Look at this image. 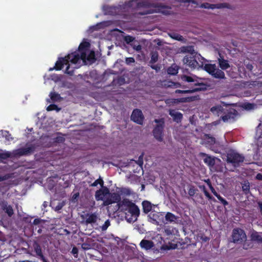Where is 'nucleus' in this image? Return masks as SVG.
I'll list each match as a JSON object with an SVG mask.
<instances>
[{"instance_id": "nucleus-1", "label": "nucleus", "mask_w": 262, "mask_h": 262, "mask_svg": "<svg viewBox=\"0 0 262 262\" xmlns=\"http://www.w3.org/2000/svg\"><path fill=\"white\" fill-rule=\"evenodd\" d=\"M89 46L90 43L88 42L81 43L77 52L69 54L64 58L60 59L56 62L55 68L56 70H61L64 64H67L69 62L76 64L81 60L86 64L94 62L96 60L95 52L89 49Z\"/></svg>"}, {"instance_id": "nucleus-2", "label": "nucleus", "mask_w": 262, "mask_h": 262, "mask_svg": "<svg viewBox=\"0 0 262 262\" xmlns=\"http://www.w3.org/2000/svg\"><path fill=\"white\" fill-rule=\"evenodd\" d=\"M119 208L124 212L125 218L129 223H134L137 220L140 214L138 207L128 199H123L118 204Z\"/></svg>"}, {"instance_id": "nucleus-3", "label": "nucleus", "mask_w": 262, "mask_h": 262, "mask_svg": "<svg viewBox=\"0 0 262 262\" xmlns=\"http://www.w3.org/2000/svg\"><path fill=\"white\" fill-rule=\"evenodd\" d=\"M219 64L221 69H219L215 64H206L204 69L213 77L218 79H225L226 77L223 70H226L230 67L228 60L223 58L218 59Z\"/></svg>"}, {"instance_id": "nucleus-4", "label": "nucleus", "mask_w": 262, "mask_h": 262, "mask_svg": "<svg viewBox=\"0 0 262 262\" xmlns=\"http://www.w3.org/2000/svg\"><path fill=\"white\" fill-rule=\"evenodd\" d=\"M35 146L32 144H27L24 147L14 150L12 152H5L0 154V158L6 159L8 158H19L23 156H28L34 152Z\"/></svg>"}, {"instance_id": "nucleus-5", "label": "nucleus", "mask_w": 262, "mask_h": 262, "mask_svg": "<svg viewBox=\"0 0 262 262\" xmlns=\"http://www.w3.org/2000/svg\"><path fill=\"white\" fill-rule=\"evenodd\" d=\"M143 6L147 8H151L149 10H148L145 13H141V14H146L149 13H152L154 12H161L164 14H169V11L168 10H164L165 9H170V7L166 5H164L161 3H150L148 2H144L143 3Z\"/></svg>"}, {"instance_id": "nucleus-6", "label": "nucleus", "mask_w": 262, "mask_h": 262, "mask_svg": "<svg viewBox=\"0 0 262 262\" xmlns=\"http://www.w3.org/2000/svg\"><path fill=\"white\" fill-rule=\"evenodd\" d=\"M226 157L227 164H231L234 167L238 166L239 163L243 162L244 160L243 156L233 150L229 151Z\"/></svg>"}, {"instance_id": "nucleus-7", "label": "nucleus", "mask_w": 262, "mask_h": 262, "mask_svg": "<svg viewBox=\"0 0 262 262\" xmlns=\"http://www.w3.org/2000/svg\"><path fill=\"white\" fill-rule=\"evenodd\" d=\"M154 122L157 124L152 131L153 135L158 141L162 142L163 140V129L165 124L164 119H156Z\"/></svg>"}, {"instance_id": "nucleus-8", "label": "nucleus", "mask_w": 262, "mask_h": 262, "mask_svg": "<svg viewBox=\"0 0 262 262\" xmlns=\"http://www.w3.org/2000/svg\"><path fill=\"white\" fill-rule=\"evenodd\" d=\"M231 242L240 244L247 239V235L243 229L237 228L233 229L231 235Z\"/></svg>"}, {"instance_id": "nucleus-9", "label": "nucleus", "mask_w": 262, "mask_h": 262, "mask_svg": "<svg viewBox=\"0 0 262 262\" xmlns=\"http://www.w3.org/2000/svg\"><path fill=\"white\" fill-rule=\"evenodd\" d=\"M81 217L83 219L82 223L86 225L96 223L98 219V214L96 213H86L81 215Z\"/></svg>"}, {"instance_id": "nucleus-10", "label": "nucleus", "mask_w": 262, "mask_h": 262, "mask_svg": "<svg viewBox=\"0 0 262 262\" xmlns=\"http://www.w3.org/2000/svg\"><path fill=\"white\" fill-rule=\"evenodd\" d=\"M130 119L139 125H142L143 124L144 117L140 110L135 109L132 112Z\"/></svg>"}, {"instance_id": "nucleus-11", "label": "nucleus", "mask_w": 262, "mask_h": 262, "mask_svg": "<svg viewBox=\"0 0 262 262\" xmlns=\"http://www.w3.org/2000/svg\"><path fill=\"white\" fill-rule=\"evenodd\" d=\"M33 248L36 253V256L41 259L42 262H50L43 255L42 249L39 244L35 241L33 244Z\"/></svg>"}, {"instance_id": "nucleus-12", "label": "nucleus", "mask_w": 262, "mask_h": 262, "mask_svg": "<svg viewBox=\"0 0 262 262\" xmlns=\"http://www.w3.org/2000/svg\"><path fill=\"white\" fill-rule=\"evenodd\" d=\"M108 197H107L106 200L104 201V204L106 205L114 203H120L121 201L120 195L117 193H111L110 192L108 194Z\"/></svg>"}, {"instance_id": "nucleus-13", "label": "nucleus", "mask_w": 262, "mask_h": 262, "mask_svg": "<svg viewBox=\"0 0 262 262\" xmlns=\"http://www.w3.org/2000/svg\"><path fill=\"white\" fill-rule=\"evenodd\" d=\"M238 115L237 111L234 108H231L227 114L222 117V119L224 122L234 121Z\"/></svg>"}, {"instance_id": "nucleus-14", "label": "nucleus", "mask_w": 262, "mask_h": 262, "mask_svg": "<svg viewBox=\"0 0 262 262\" xmlns=\"http://www.w3.org/2000/svg\"><path fill=\"white\" fill-rule=\"evenodd\" d=\"M110 193V190L106 187H103L101 189L98 190L95 193V198L97 201L103 200Z\"/></svg>"}, {"instance_id": "nucleus-15", "label": "nucleus", "mask_w": 262, "mask_h": 262, "mask_svg": "<svg viewBox=\"0 0 262 262\" xmlns=\"http://www.w3.org/2000/svg\"><path fill=\"white\" fill-rule=\"evenodd\" d=\"M0 207L9 217H11L14 214L12 207L10 205H9L7 202L4 200L1 201Z\"/></svg>"}, {"instance_id": "nucleus-16", "label": "nucleus", "mask_w": 262, "mask_h": 262, "mask_svg": "<svg viewBox=\"0 0 262 262\" xmlns=\"http://www.w3.org/2000/svg\"><path fill=\"white\" fill-rule=\"evenodd\" d=\"M169 114L172 118L173 120L177 123L180 122L183 118L182 114L174 110H170Z\"/></svg>"}, {"instance_id": "nucleus-17", "label": "nucleus", "mask_w": 262, "mask_h": 262, "mask_svg": "<svg viewBox=\"0 0 262 262\" xmlns=\"http://www.w3.org/2000/svg\"><path fill=\"white\" fill-rule=\"evenodd\" d=\"M142 204L143 206V212L146 214L148 213L152 210H154L155 207H157V205L152 204L148 201H143Z\"/></svg>"}, {"instance_id": "nucleus-18", "label": "nucleus", "mask_w": 262, "mask_h": 262, "mask_svg": "<svg viewBox=\"0 0 262 262\" xmlns=\"http://www.w3.org/2000/svg\"><path fill=\"white\" fill-rule=\"evenodd\" d=\"M160 215V214L159 212H155V210H154L148 215L149 218V222L156 225H159V222L158 220H159Z\"/></svg>"}, {"instance_id": "nucleus-19", "label": "nucleus", "mask_w": 262, "mask_h": 262, "mask_svg": "<svg viewBox=\"0 0 262 262\" xmlns=\"http://www.w3.org/2000/svg\"><path fill=\"white\" fill-rule=\"evenodd\" d=\"M178 52L184 54L189 53L191 55H193L195 53L193 46H182L179 48Z\"/></svg>"}, {"instance_id": "nucleus-20", "label": "nucleus", "mask_w": 262, "mask_h": 262, "mask_svg": "<svg viewBox=\"0 0 262 262\" xmlns=\"http://www.w3.org/2000/svg\"><path fill=\"white\" fill-rule=\"evenodd\" d=\"M140 245L142 248L146 250L151 249L155 246L153 242L146 239L142 240L140 243Z\"/></svg>"}, {"instance_id": "nucleus-21", "label": "nucleus", "mask_w": 262, "mask_h": 262, "mask_svg": "<svg viewBox=\"0 0 262 262\" xmlns=\"http://www.w3.org/2000/svg\"><path fill=\"white\" fill-rule=\"evenodd\" d=\"M250 237L252 241L258 244L262 243V237L258 232L253 230L251 232Z\"/></svg>"}, {"instance_id": "nucleus-22", "label": "nucleus", "mask_w": 262, "mask_h": 262, "mask_svg": "<svg viewBox=\"0 0 262 262\" xmlns=\"http://www.w3.org/2000/svg\"><path fill=\"white\" fill-rule=\"evenodd\" d=\"M203 139L205 144L209 145H213L216 143L215 138L209 134H205Z\"/></svg>"}, {"instance_id": "nucleus-23", "label": "nucleus", "mask_w": 262, "mask_h": 262, "mask_svg": "<svg viewBox=\"0 0 262 262\" xmlns=\"http://www.w3.org/2000/svg\"><path fill=\"white\" fill-rule=\"evenodd\" d=\"M200 155H201L202 157H205V158L204 159V161L209 166H213L214 165L215 160L214 158H212L210 156H209L203 152L200 153Z\"/></svg>"}, {"instance_id": "nucleus-24", "label": "nucleus", "mask_w": 262, "mask_h": 262, "mask_svg": "<svg viewBox=\"0 0 262 262\" xmlns=\"http://www.w3.org/2000/svg\"><path fill=\"white\" fill-rule=\"evenodd\" d=\"M169 36H170L171 38L174 39L175 40L181 41L182 42H186V39L184 38L182 35L180 34L176 33V32H169L168 33Z\"/></svg>"}, {"instance_id": "nucleus-25", "label": "nucleus", "mask_w": 262, "mask_h": 262, "mask_svg": "<svg viewBox=\"0 0 262 262\" xmlns=\"http://www.w3.org/2000/svg\"><path fill=\"white\" fill-rule=\"evenodd\" d=\"M202 90L201 88H196L194 89H191L189 90H177L176 91V93H182V94H191L196 92L200 91Z\"/></svg>"}, {"instance_id": "nucleus-26", "label": "nucleus", "mask_w": 262, "mask_h": 262, "mask_svg": "<svg viewBox=\"0 0 262 262\" xmlns=\"http://www.w3.org/2000/svg\"><path fill=\"white\" fill-rule=\"evenodd\" d=\"M179 218L170 212H167L165 215V220L170 223H177Z\"/></svg>"}, {"instance_id": "nucleus-27", "label": "nucleus", "mask_w": 262, "mask_h": 262, "mask_svg": "<svg viewBox=\"0 0 262 262\" xmlns=\"http://www.w3.org/2000/svg\"><path fill=\"white\" fill-rule=\"evenodd\" d=\"M199 99L198 96L189 97L186 98H181L178 99L179 102H187L190 101H193Z\"/></svg>"}, {"instance_id": "nucleus-28", "label": "nucleus", "mask_w": 262, "mask_h": 262, "mask_svg": "<svg viewBox=\"0 0 262 262\" xmlns=\"http://www.w3.org/2000/svg\"><path fill=\"white\" fill-rule=\"evenodd\" d=\"M178 67L177 65L173 64L168 68L167 73L170 75H174L178 73Z\"/></svg>"}, {"instance_id": "nucleus-29", "label": "nucleus", "mask_w": 262, "mask_h": 262, "mask_svg": "<svg viewBox=\"0 0 262 262\" xmlns=\"http://www.w3.org/2000/svg\"><path fill=\"white\" fill-rule=\"evenodd\" d=\"M151 59L149 61L150 63L154 64L158 60L159 54L157 51H152L150 53Z\"/></svg>"}, {"instance_id": "nucleus-30", "label": "nucleus", "mask_w": 262, "mask_h": 262, "mask_svg": "<svg viewBox=\"0 0 262 262\" xmlns=\"http://www.w3.org/2000/svg\"><path fill=\"white\" fill-rule=\"evenodd\" d=\"M223 110V108L221 106L218 105L213 106L212 107H211L210 109V111L214 113V114L219 116L220 114L222 112Z\"/></svg>"}, {"instance_id": "nucleus-31", "label": "nucleus", "mask_w": 262, "mask_h": 262, "mask_svg": "<svg viewBox=\"0 0 262 262\" xmlns=\"http://www.w3.org/2000/svg\"><path fill=\"white\" fill-rule=\"evenodd\" d=\"M242 188L243 191L245 194H248L250 192V184L248 181H244L242 183Z\"/></svg>"}, {"instance_id": "nucleus-32", "label": "nucleus", "mask_w": 262, "mask_h": 262, "mask_svg": "<svg viewBox=\"0 0 262 262\" xmlns=\"http://www.w3.org/2000/svg\"><path fill=\"white\" fill-rule=\"evenodd\" d=\"M50 96L53 101H60L62 99L60 95L55 92L51 93Z\"/></svg>"}, {"instance_id": "nucleus-33", "label": "nucleus", "mask_w": 262, "mask_h": 262, "mask_svg": "<svg viewBox=\"0 0 262 262\" xmlns=\"http://www.w3.org/2000/svg\"><path fill=\"white\" fill-rule=\"evenodd\" d=\"M189 66L194 69L196 68H201L203 67V63L200 64L195 59L192 58Z\"/></svg>"}, {"instance_id": "nucleus-34", "label": "nucleus", "mask_w": 262, "mask_h": 262, "mask_svg": "<svg viewBox=\"0 0 262 262\" xmlns=\"http://www.w3.org/2000/svg\"><path fill=\"white\" fill-rule=\"evenodd\" d=\"M194 77L195 78H194L192 77H190V76H187V75H183L182 76V79L183 80V81H187L188 82H196L197 81V80H196V76H194Z\"/></svg>"}, {"instance_id": "nucleus-35", "label": "nucleus", "mask_w": 262, "mask_h": 262, "mask_svg": "<svg viewBox=\"0 0 262 262\" xmlns=\"http://www.w3.org/2000/svg\"><path fill=\"white\" fill-rule=\"evenodd\" d=\"M45 223V221L40 219H35L33 223V224L35 226H38V227H44L43 224Z\"/></svg>"}, {"instance_id": "nucleus-36", "label": "nucleus", "mask_w": 262, "mask_h": 262, "mask_svg": "<svg viewBox=\"0 0 262 262\" xmlns=\"http://www.w3.org/2000/svg\"><path fill=\"white\" fill-rule=\"evenodd\" d=\"M123 39L127 44H131V42H134L133 41L135 40V37H133L129 35L124 36H123Z\"/></svg>"}, {"instance_id": "nucleus-37", "label": "nucleus", "mask_w": 262, "mask_h": 262, "mask_svg": "<svg viewBox=\"0 0 262 262\" xmlns=\"http://www.w3.org/2000/svg\"><path fill=\"white\" fill-rule=\"evenodd\" d=\"M110 225L111 224L110 220H107L102 226H99V228L101 229L102 231H104L107 230V228L110 226Z\"/></svg>"}, {"instance_id": "nucleus-38", "label": "nucleus", "mask_w": 262, "mask_h": 262, "mask_svg": "<svg viewBox=\"0 0 262 262\" xmlns=\"http://www.w3.org/2000/svg\"><path fill=\"white\" fill-rule=\"evenodd\" d=\"M100 184L102 187L103 186V181L101 178H99L97 180H96L94 183H93L91 186L93 187H95L97 186L98 184Z\"/></svg>"}, {"instance_id": "nucleus-39", "label": "nucleus", "mask_w": 262, "mask_h": 262, "mask_svg": "<svg viewBox=\"0 0 262 262\" xmlns=\"http://www.w3.org/2000/svg\"><path fill=\"white\" fill-rule=\"evenodd\" d=\"M60 110H61V108H58V106L56 105H55V104H50L47 108V110L48 111L56 110L57 112H58Z\"/></svg>"}, {"instance_id": "nucleus-40", "label": "nucleus", "mask_w": 262, "mask_h": 262, "mask_svg": "<svg viewBox=\"0 0 262 262\" xmlns=\"http://www.w3.org/2000/svg\"><path fill=\"white\" fill-rule=\"evenodd\" d=\"M165 85L167 86V87H174V88H178L181 86V84L179 83H176L173 82L171 81H168L167 82V84H165Z\"/></svg>"}, {"instance_id": "nucleus-41", "label": "nucleus", "mask_w": 262, "mask_h": 262, "mask_svg": "<svg viewBox=\"0 0 262 262\" xmlns=\"http://www.w3.org/2000/svg\"><path fill=\"white\" fill-rule=\"evenodd\" d=\"M143 156L144 153H142L139 157L138 160L135 161V162L139 165L141 167H142L143 164Z\"/></svg>"}, {"instance_id": "nucleus-42", "label": "nucleus", "mask_w": 262, "mask_h": 262, "mask_svg": "<svg viewBox=\"0 0 262 262\" xmlns=\"http://www.w3.org/2000/svg\"><path fill=\"white\" fill-rule=\"evenodd\" d=\"M200 7L202 8L212 9L215 8L214 5L210 4L207 3L202 4L201 5Z\"/></svg>"}, {"instance_id": "nucleus-43", "label": "nucleus", "mask_w": 262, "mask_h": 262, "mask_svg": "<svg viewBox=\"0 0 262 262\" xmlns=\"http://www.w3.org/2000/svg\"><path fill=\"white\" fill-rule=\"evenodd\" d=\"M12 177H13V174L12 173L6 174H5V176H4L3 177H0V182L8 180V179H9L10 178H12Z\"/></svg>"}, {"instance_id": "nucleus-44", "label": "nucleus", "mask_w": 262, "mask_h": 262, "mask_svg": "<svg viewBox=\"0 0 262 262\" xmlns=\"http://www.w3.org/2000/svg\"><path fill=\"white\" fill-rule=\"evenodd\" d=\"M130 46L133 47V48L137 51H140L142 49V47L140 45L138 44L136 45L134 42L130 44Z\"/></svg>"}, {"instance_id": "nucleus-45", "label": "nucleus", "mask_w": 262, "mask_h": 262, "mask_svg": "<svg viewBox=\"0 0 262 262\" xmlns=\"http://www.w3.org/2000/svg\"><path fill=\"white\" fill-rule=\"evenodd\" d=\"M192 58V57H188V56H185L183 59V62L184 64H186L188 66H189L190 63L191 62V60Z\"/></svg>"}, {"instance_id": "nucleus-46", "label": "nucleus", "mask_w": 262, "mask_h": 262, "mask_svg": "<svg viewBox=\"0 0 262 262\" xmlns=\"http://www.w3.org/2000/svg\"><path fill=\"white\" fill-rule=\"evenodd\" d=\"M203 191L204 192L205 195L208 198L209 200H212L213 201H215V200L214 198H213L209 193V192L206 190L205 186H203Z\"/></svg>"}, {"instance_id": "nucleus-47", "label": "nucleus", "mask_w": 262, "mask_h": 262, "mask_svg": "<svg viewBox=\"0 0 262 262\" xmlns=\"http://www.w3.org/2000/svg\"><path fill=\"white\" fill-rule=\"evenodd\" d=\"M215 196L222 202V203L223 205H226L228 204V202L225 199H224L220 195H219L218 193Z\"/></svg>"}, {"instance_id": "nucleus-48", "label": "nucleus", "mask_w": 262, "mask_h": 262, "mask_svg": "<svg viewBox=\"0 0 262 262\" xmlns=\"http://www.w3.org/2000/svg\"><path fill=\"white\" fill-rule=\"evenodd\" d=\"M81 248L84 250H89L91 249V245L88 243H83L81 244Z\"/></svg>"}, {"instance_id": "nucleus-49", "label": "nucleus", "mask_w": 262, "mask_h": 262, "mask_svg": "<svg viewBox=\"0 0 262 262\" xmlns=\"http://www.w3.org/2000/svg\"><path fill=\"white\" fill-rule=\"evenodd\" d=\"M65 205L64 202L59 203L55 207V210L56 211H59L61 209L63 206Z\"/></svg>"}, {"instance_id": "nucleus-50", "label": "nucleus", "mask_w": 262, "mask_h": 262, "mask_svg": "<svg viewBox=\"0 0 262 262\" xmlns=\"http://www.w3.org/2000/svg\"><path fill=\"white\" fill-rule=\"evenodd\" d=\"M71 253L73 254L75 257H78V250L77 247H74L72 250Z\"/></svg>"}, {"instance_id": "nucleus-51", "label": "nucleus", "mask_w": 262, "mask_h": 262, "mask_svg": "<svg viewBox=\"0 0 262 262\" xmlns=\"http://www.w3.org/2000/svg\"><path fill=\"white\" fill-rule=\"evenodd\" d=\"M135 62V59L133 57H127L125 59V62L127 64H130Z\"/></svg>"}, {"instance_id": "nucleus-52", "label": "nucleus", "mask_w": 262, "mask_h": 262, "mask_svg": "<svg viewBox=\"0 0 262 262\" xmlns=\"http://www.w3.org/2000/svg\"><path fill=\"white\" fill-rule=\"evenodd\" d=\"M65 139L62 136H58L55 138V141L57 143H62L64 141Z\"/></svg>"}, {"instance_id": "nucleus-53", "label": "nucleus", "mask_w": 262, "mask_h": 262, "mask_svg": "<svg viewBox=\"0 0 262 262\" xmlns=\"http://www.w3.org/2000/svg\"><path fill=\"white\" fill-rule=\"evenodd\" d=\"M195 193V190L193 187H191L188 190V194L190 196H193Z\"/></svg>"}, {"instance_id": "nucleus-54", "label": "nucleus", "mask_w": 262, "mask_h": 262, "mask_svg": "<svg viewBox=\"0 0 262 262\" xmlns=\"http://www.w3.org/2000/svg\"><path fill=\"white\" fill-rule=\"evenodd\" d=\"M102 26V24L101 23L98 24L97 25L92 27L90 29H92L93 30H97L99 29H100Z\"/></svg>"}, {"instance_id": "nucleus-55", "label": "nucleus", "mask_w": 262, "mask_h": 262, "mask_svg": "<svg viewBox=\"0 0 262 262\" xmlns=\"http://www.w3.org/2000/svg\"><path fill=\"white\" fill-rule=\"evenodd\" d=\"M79 192H77L76 193H74L72 197V200L73 202H75V200L77 199V198L79 197Z\"/></svg>"}, {"instance_id": "nucleus-56", "label": "nucleus", "mask_w": 262, "mask_h": 262, "mask_svg": "<svg viewBox=\"0 0 262 262\" xmlns=\"http://www.w3.org/2000/svg\"><path fill=\"white\" fill-rule=\"evenodd\" d=\"M164 232L167 235H171L173 233L172 230L169 229H165L164 230Z\"/></svg>"}, {"instance_id": "nucleus-57", "label": "nucleus", "mask_w": 262, "mask_h": 262, "mask_svg": "<svg viewBox=\"0 0 262 262\" xmlns=\"http://www.w3.org/2000/svg\"><path fill=\"white\" fill-rule=\"evenodd\" d=\"M150 67L154 69V70H155L157 72H158L160 71V66H158V65H151L150 66Z\"/></svg>"}, {"instance_id": "nucleus-58", "label": "nucleus", "mask_w": 262, "mask_h": 262, "mask_svg": "<svg viewBox=\"0 0 262 262\" xmlns=\"http://www.w3.org/2000/svg\"><path fill=\"white\" fill-rule=\"evenodd\" d=\"M4 134H3V136L6 137V138L7 140H10V138L12 139V138H10V135H8V132H5Z\"/></svg>"}, {"instance_id": "nucleus-59", "label": "nucleus", "mask_w": 262, "mask_h": 262, "mask_svg": "<svg viewBox=\"0 0 262 262\" xmlns=\"http://www.w3.org/2000/svg\"><path fill=\"white\" fill-rule=\"evenodd\" d=\"M250 247V245L249 244H248L247 243H245L244 244H243V248L244 249H248V248H249Z\"/></svg>"}, {"instance_id": "nucleus-60", "label": "nucleus", "mask_w": 262, "mask_h": 262, "mask_svg": "<svg viewBox=\"0 0 262 262\" xmlns=\"http://www.w3.org/2000/svg\"><path fill=\"white\" fill-rule=\"evenodd\" d=\"M210 189L211 190V192L215 196L217 194V193L216 192V191L215 190L214 188L211 185H210Z\"/></svg>"}, {"instance_id": "nucleus-61", "label": "nucleus", "mask_w": 262, "mask_h": 262, "mask_svg": "<svg viewBox=\"0 0 262 262\" xmlns=\"http://www.w3.org/2000/svg\"><path fill=\"white\" fill-rule=\"evenodd\" d=\"M246 68L248 70H249V71H252V70L253 69V66L251 64H247L246 65Z\"/></svg>"}, {"instance_id": "nucleus-62", "label": "nucleus", "mask_w": 262, "mask_h": 262, "mask_svg": "<svg viewBox=\"0 0 262 262\" xmlns=\"http://www.w3.org/2000/svg\"><path fill=\"white\" fill-rule=\"evenodd\" d=\"M257 204L258 205V207H259V210H260V212L262 214V202H257Z\"/></svg>"}, {"instance_id": "nucleus-63", "label": "nucleus", "mask_w": 262, "mask_h": 262, "mask_svg": "<svg viewBox=\"0 0 262 262\" xmlns=\"http://www.w3.org/2000/svg\"><path fill=\"white\" fill-rule=\"evenodd\" d=\"M256 179L259 180H262V174L258 173L256 176Z\"/></svg>"}, {"instance_id": "nucleus-64", "label": "nucleus", "mask_w": 262, "mask_h": 262, "mask_svg": "<svg viewBox=\"0 0 262 262\" xmlns=\"http://www.w3.org/2000/svg\"><path fill=\"white\" fill-rule=\"evenodd\" d=\"M38 228H39V229H37V232H38V233L40 234L42 233V228L43 227H38Z\"/></svg>"}]
</instances>
